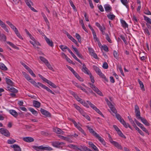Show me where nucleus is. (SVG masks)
Listing matches in <instances>:
<instances>
[{"label": "nucleus", "instance_id": "nucleus-1", "mask_svg": "<svg viewBox=\"0 0 151 151\" xmlns=\"http://www.w3.org/2000/svg\"><path fill=\"white\" fill-rule=\"evenodd\" d=\"M22 73L26 79L29 82H30L35 87L39 88L40 87H41L42 88L46 90L48 92H49L54 95L55 94L49 88L45 85L41 83L40 82H38L37 83L25 72H23Z\"/></svg>", "mask_w": 151, "mask_h": 151}, {"label": "nucleus", "instance_id": "nucleus-2", "mask_svg": "<svg viewBox=\"0 0 151 151\" xmlns=\"http://www.w3.org/2000/svg\"><path fill=\"white\" fill-rule=\"evenodd\" d=\"M90 76V78L91 79V82L93 83H88V84L89 85L91 88L93 90L95 91L97 94L99 95L103 96V94L102 92L99 90L98 88L96 87L95 85L93 84L95 82V80L94 79L93 76L92 75L91 73L88 75Z\"/></svg>", "mask_w": 151, "mask_h": 151}, {"label": "nucleus", "instance_id": "nucleus-3", "mask_svg": "<svg viewBox=\"0 0 151 151\" xmlns=\"http://www.w3.org/2000/svg\"><path fill=\"white\" fill-rule=\"evenodd\" d=\"M6 23L10 26L15 32L17 36L20 39H23L21 35L17 28L10 22L9 21H6Z\"/></svg>", "mask_w": 151, "mask_h": 151}, {"label": "nucleus", "instance_id": "nucleus-4", "mask_svg": "<svg viewBox=\"0 0 151 151\" xmlns=\"http://www.w3.org/2000/svg\"><path fill=\"white\" fill-rule=\"evenodd\" d=\"M33 148L37 151H40V150H45L47 151H51L52 150V148L49 146L47 147L41 145L39 146H34L32 147Z\"/></svg>", "mask_w": 151, "mask_h": 151}, {"label": "nucleus", "instance_id": "nucleus-5", "mask_svg": "<svg viewBox=\"0 0 151 151\" xmlns=\"http://www.w3.org/2000/svg\"><path fill=\"white\" fill-rule=\"evenodd\" d=\"M93 69L96 73L99 75L100 77L104 79L105 81L107 82H108V79L106 78L105 76L102 73L100 69L99 68L96 66H93Z\"/></svg>", "mask_w": 151, "mask_h": 151}, {"label": "nucleus", "instance_id": "nucleus-6", "mask_svg": "<svg viewBox=\"0 0 151 151\" xmlns=\"http://www.w3.org/2000/svg\"><path fill=\"white\" fill-rule=\"evenodd\" d=\"M26 5L30 8V9L35 12H37V11L32 6H33L34 4L31 0H24Z\"/></svg>", "mask_w": 151, "mask_h": 151}, {"label": "nucleus", "instance_id": "nucleus-7", "mask_svg": "<svg viewBox=\"0 0 151 151\" xmlns=\"http://www.w3.org/2000/svg\"><path fill=\"white\" fill-rule=\"evenodd\" d=\"M110 142L118 149L121 150H122V147L121 145L119 144L118 142L113 141L112 139H111L110 140Z\"/></svg>", "mask_w": 151, "mask_h": 151}, {"label": "nucleus", "instance_id": "nucleus-8", "mask_svg": "<svg viewBox=\"0 0 151 151\" xmlns=\"http://www.w3.org/2000/svg\"><path fill=\"white\" fill-rule=\"evenodd\" d=\"M118 120L125 128H127L128 127H129L132 130V128L129 124L128 123H127L122 118Z\"/></svg>", "mask_w": 151, "mask_h": 151}, {"label": "nucleus", "instance_id": "nucleus-9", "mask_svg": "<svg viewBox=\"0 0 151 151\" xmlns=\"http://www.w3.org/2000/svg\"><path fill=\"white\" fill-rule=\"evenodd\" d=\"M118 120L125 128H127L128 127H129L132 130V128L129 124L128 123H127L122 118Z\"/></svg>", "mask_w": 151, "mask_h": 151}, {"label": "nucleus", "instance_id": "nucleus-10", "mask_svg": "<svg viewBox=\"0 0 151 151\" xmlns=\"http://www.w3.org/2000/svg\"><path fill=\"white\" fill-rule=\"evenodd\" d=\"M0 132L2 134L7 137H9L10 135V133L7 129L3 128L0 129Z\"/></svg>", "mask_w": 151, "mask_h": 151}, {"label": "nucleus", "instance_id": "nucleus-11", "mask_svg": "<svg viewBox=\"0 0 151 151\" xmlns=\"http://www.w3.org/2000/svg\"><path fill=\"white\" fill-rule=\"evenodd\" d=\"M40 111L42 114L45 115L46 116L48 117H50L51 116V114L48 111L42 108H41L40 109Z\"/></svg>", "mask_w": 151, "mask_h": 151}, {"label": "nucleus", "instance_id": "nucleus-12", "mask_svg": "<svg viewBox=\"0 0 151 151\" xmlns=\"http://www.w3.org/2000/svg\"><path fill=\"white\" fill-rule=\"evenodd\" d=\"M88 50L90 54L94 58L97 59L98 58L97 55L94 52L93 49L89 47L88 48Z\"/></svg>", "mask_w": 151, "mask_h": 151}, {"label": "nucleus", "instance_id": "nucleus-13", "mask_svg": "<svg viewBox=\"0 0 151 151\" xmlns=\"http://www.w3.org/2000/svg\"><path fill=\"white\" fill-rule=\"evenodd\" d=\"M83 68L81 70L82 71L84 72L85 73H86L88 75H89L91 73L89 70L86 68V65L84 64H83Z\"/></svg>", "mask_w": 151, "mask_h": 151}, {"label": "nucleus", "instance_id": "nucleus-14", "mask_svg": "<svg viewBox=\"0 0 151 151\" xmlns=\"http://www.w3.org/2000/svg\"><path fill=\"white\" fill-rule=\"evenodd\" d=\"M0 26L7 32H9L6 25L0 19Z\"/></svg>", "mask_w": 151, "mask_h": 151}, {"label": "nucleus", "instance_id": "nucleus-15", "mask_svg": "<svg viewBox=\"0 0 151 151\" xmlns=\"http://www.w3.org/2000/svg\"><path fill=\"white\" fill-rule=\"evenodd\" d=\"M52 145L54 147H58L60 145H63L64 143L63 142H60L59 141H55L52 142Z\"/></svg>", "mask_w": 151, "mask_h": 151}, {"label": "nucleus", "instance_id": "nucleus-16", "mask_svg": "<svg viewBox=\"0 0 151 151\" xmlns=\"http://www.w3.org/2000/svg\"><path fill=\"white\" fill-rule=\"evenodd\" d=\"M89 147H91L95 151H99L98 148L91 142H88Z\"/></svg>", "mask_w": 151, "mask_h": 151}, {"label": "nucleus", "instance_id": "nucleus-17", "mask_svg": "<svg viewBox=\"0 0 151 151\" xmlns=\"http://www.w3.org/2000/svg\"><path fill=\"white\" fill-rule=\"evenodd\" d=\"M22 139L24 141L28 142H30L34 141V139L31 137H24Z\"/></svg>", "mask_w": 151, "mask_h": 151}, {"label": "nucleus", "instance_id": "nucleus-18", "mask_svg": "<svg viewBox=\"0 0 151 151\" xmlns=\"http://www.w3.org/2000/svg\"><path fill=\"white\" fill-rule=\"evenodd\" d=\"M11 147L14 149V151H22L20 146L17 144H14L11 146Z\"/></svg>", "mask_w": 151, "mask_h": 151}, {"label": "nucleus", "instance_id": "nucleus-19", "mask_svg": "<svg viewBox=\"0 0 151 151\" xmlns=\"http://www.w3.org/2000/svg\"><path fill=\"white\" fill-rule=\"evenodd\" d=\"M7 90L10 91L13 93H16L18 91L17 89L12 87V86H8L7 87Z\"/></svg>", "mask_w": 151, "mask_h": 151}, {"label": "nucleus", "instance_id": "nucleus-20", "mask_svg": "<svg viewBox=\"0 0 151 151\" xmlns=\"http://www.w3.org/2000/svg\"><path fill=\"white\" fill-rule=\"evenodd\" d=\"M44 38L47 43L51 47H53V44L52 41L48 38L46 36H45Z\"/></svg>", "mask_w": 151, "mask_h": 151}, {"label": "nucleus", "instance_id": "nucleus-21", "mask_svg": "<svg viewBox=\"0 0 151 151\" xmlns=\"http://www.w3.org/2000/svg\"><path fill=\"white\" fill-rule=\"evenodd\" d=\"M54 132H55L57 134H63L65 132L64 131L62 130L61 129L56 127L54 129Z\"/></svg>", "mask_w": 151, "mask_h": 151}, {"label": "nucleus", "instance_id": "nucleus-22", "mask_svg": "<svg viewBox=\"0 0 151 151\" xmlns=\"http://www.w3.org/2000/svg\"><path fill=\"white\" fill-rule=\"evenodd\" d=\"M105 11L107 12H110L112 10L111 6L109 4H106L104 6Z\"/></svg>", "mask_w": 151, "mask_h": 151}, {"label": "nucleus", "instance_id": "nucleus-23", "mask_svg": "<svg viewBox=\"0 0 151 151\" xmlns=\"http://www.w3.org/2000/svg\"><path fill=\"white\" fill-rule=\"evenodd\" d=\"M95 137L98 139L103 145H106V143L104 140L98 134H97Z\"/></svg>", "mask_w": 151, "mask_h": 151}, {"label": "nucleus", "instance_id": "nucleus-24", "mask_svg": "<svg viewBox=\"0 0 151 151\" xmlns=\"http://www.w3.org/2000/svg\"><path fill=\"white\" fill-rule=\"evenodd\" d=\"M87 128L89 130V131L90 133L91 134L95 137L98 134L97 133L95 132L91 128L88 126H87Z\"/></svg>", "mask_w": 151, "mask_h": 151}, {"label": "nucleus", "instance_id": "nucleus-25", "mask_svg": "<svg viewBox=\"0 0 151 151\" xmlns=\"http://www.w3.org/2000/svg\"><path fill=\"white\" fill-rule=\"evenodd\" d=\"M9 112L11 115L15 118H17L18 116V113L14 110H10L9 111Z\"/></svg>", "mask_w": 151, "mask_h": 151}, {"label": "nucleus", "instance_id": "nucleus-26", "mask_svg": "<svg viewBox=\"0 0 151 151\" xmlns=\"http://www.w3.org/2000/svg\"><path fill=\"white\" fill-rule=\"evenodd\" d=\"M33 106L36 108H39L40 106L41 103L36 100H33Z\"/></svg>", "mask_w": 151, "mask_h": 151}, {"label": "nucleus", "instance_id": "nucleus-27", "mask_svg": "<svg viewBox=\"0 0 151 151\" xmlns=\"http://www.w3.org/2000/svg\"><path fill=\"white\" fill-rule=\"evenodd\" d=\"M95 25L96 26L98 27L99 28L101 32L102 31H104V30H105L106 28L104 26L102 27L101 26L99 23L97 22H96L95 23Z\"/></svg>", "mask_w": 151, "mask_h": 151}, {"label": "nucleus", "instance_id": "nucleus-28", "mask_svg": "<svg viewBox=\"0 0 151 151\" xmlns=\"http://www.w3.org/2000/svg\"><path fill=\"white\" fill-rule=\"evenodd\" d=\"M74 84L78 88H80L84 92L86 93H87V91H86V90L83 87L81 86L80 85H78V84L76 83H74Z\"/></svg>", "mask_w": 151, "mask_h": 151}, {"label": "nucleus", "instance_id": "nucleus-29", "mask_svg": "<svg viewBox=\"0 0 151 151\" xmlns=\"http://www.w3.org/2000/svg\"><path fill=\"white\" fill-rule=\"evenodd\" d=\"M120 21L121 23L122 24V26L124 28H126L128 27V24L126 23L124 20L123 19H121Z\"/></svg>", "mask_w": 151, "mask_h": 151}, {"label": "nucleus", "instance_id": "nucleus-30", "mask_svg": "<svg viewBox=\"0 0 151 151\" xmlns=\"http://www.w3.org/2000/svg\"><path fill=\"white\" fill-rule=\"evenodd\" d=\"M138 82L139 84L141 90L142 91H145V88L142 82L139 79L138 80Z\"/></svg>", "mask_w": 151, "mask_h": 151}, {"label": "nucleus", "instance_id": "nucleus-31", "mask_svg": "<svg viewBox=\"0 0 151 151\" xmlns=\"http://www.w3.org/2000/svg\"><path fill=\"white\" fill-rule=\"evenodd\" d=\"M110 108L112 112H110L113 116H114L115 114L117 113V111L116 110L114 106H111V107H110Z\"/></svg>", "mask_w": 151, "mask_h": 151}, {"label": "nucleus", "instance_id": "nucleus-32", "mask_svg": "<svg viewBox=\"0 0 151 151\" xmlns=\"http://www.w3.org/2000/svg\"><path fill=\"white\" fill-rule=\"evenodd\" d=\"M28 109L33 115L35 116H37V112L34 109L32 108H28Z\"/></svg>", "mask_w": 151, "mask_h": 151}, {"label": "nucleus", "instance_id": "nucleus-33", "mask_svg": "<svg viewBox=\"0 0 151 151\" xmlns=\"http://www.w3.org/2000/svg\"><path fill=\"white\" fill-rule=\"evenodd\" d=\"M140 119L142 122L145 125L147 126H149L150 124L148 122L147 120L145 119L142 117H140Z\"/></svg>", "mask_w": 151, "mask_h": 151}, {"label": "nucleus", "instance_id": "nucleus-34", "mask_svg": "<svg viewBox=\"0 0 151 151\" xmlns=\"http://www.w3.org/2000/svg\"><path fill=\"white\" fill-rule=\"evenodd\" d=\"M0 69L2 70L6 71L8 70L4 64L0 63Z\"/></svg>", "mask_w": 151, "mask_h": 151}, {"label": "nucleus", "instance_id": "nucleus-35", "mask_svg": "<svg viewBox=\"0 0 151 151\" xmlns=\"http://www.w3.org/2000/svg\"><path fill=\"white\" fill-rule=\"evenodd\" d=\"M5 80L7 83L9 85H10V86H13L14 83L10 79L7 78H6Z\"/></svg>", "mask_w": 151, "mask_h": 151}, {"label": "nucleus", "instance_id": "nucleus-36", "mask_svg": "<svg viewBox=\"0 0 151 151\" xmlns=\"http://www.w3.org/2000/svg\"><path fill=\"white\" fill-rule=\"evenodd\" d=\"M122 3L127 9L129 8V6L127 4L128 3L127 0H120Z\"/></svg>", "mask_w": 151, "mask_h": 151}, {"label": "nucleus", "instance_id": "nucleus-37", "mask_svg": "<svg viewBox=\"0 0 151 151\" xmlns=\"http://www.w3.org/2000/svg\"><path fill=\"white\" fill-rule=\"evenodd\" d=\"M107 17L109 19L112 20L114 19L115 16L113 14H110L107 15Z\"/></svg>", "mask_w": 151, "mask_h": 151}, {"label": "nucleus", "instance_id": "nucleus-38", "mask_svg": "<svg viewBox=\"0 0 151 151\" xmlns=\"http://www.w3.org/2000/svg\"><path fill=\"white\" fill-rule=\"evenodd\" d=\"M80 147L82 148V149H83L85 151H93L87 147L85 145H81L80 146Z\"/></svg>", "mask_w": 151, "mask_h": 151}, {"label": "nucleus", "instance_id": "nucleus-39", "mask_svg": "<svg viewBox=\"0 0 151 151\" xmlns=\"http://www.w3.org/2000/svg\"><path fill=\"white\" fill-rule=\"evenodd\" d=\"M144 19L147 22V23L151 24V19L149 17L144 16Z\"/></svg>", "mask_w": 151, "mask_h": 151}, {"label": "nucleus", "instance_id": "nucleus-40", "mask_svg": "<svg viewBox=\"0 0 151 151\" xmlns=\"http://www.w3.org/2000/svg\"><path fill=\"white\" fill-rule=\"evenodd\" d=\"M135 129L138 131V133H139L140 135L142 136H145L144 133L140 129H139L138 127H137V126L135 127Z\"/></svg>", "mask_w": 151, "mask_h": 151}, {"label": "nucleus", "instance_id": "nucleus-41", "mask_svg": "<svg viewBox=\"0 0 151 151\" xmlns=\"http://www.w3.org/2000/svg\"><path fill=\"white\" fill-rule=\"evenodd\" d=\"M74 75L79 81L81 82H82L83 81V79L76 72L75 73V74H74Z\"/></svg>", "mask_w": 151, "mask_h": 151}, {"label": "nucleus", "instance_id": "nucleus-42", "mask_svg": "<svg viewBox=\"0 0 151 151\" xmlns=\"http://www.w3.org/2000/svg\"><path fill=\"white\" fill-rule=\"evenodd\" d=\"M7 43L13 48L16 49H18V47L12 42L9 41L7 42Z\"/></svg>", "mask_w": 151, "mask_h": 151}, {"label": "nucleus", "instance_id": "nucleus-43", "mask_svg": "<svg viewBox=\"0 0 151 151\" xmlns=\"http://www.w3.org/2000/svg\"><path fill=\"white\" fill-rule=\"evenodd\" d=\"M16 142V140L13 139H8L7 141V143L8 144H13Z\"/></svg>", "mask_w": 151, "mask_h": 151}, {"label": "nucleus", "instance_id": "nucleus-44", "mask_svg": "<svg viewBox=\"0 0 151 151\" xmlns=\"http://www.w3.org/2000/svg\"><path fill=\"white\" fill-rule=\"evenodd\" d=\"M70 120L74 124L75 126L77 128H78V127H80L79 125L78 124L77 122L73 119H70Z\"/></svg>", "mask_w": 151, "mask_h": 151}, {"label": "nucleus", "instance_id": "nucleus-45", "mask_svg": "<svg viewBox=\"0 0 151 151\" xmlns=\"http://www.w3.org/2000/svg\"><path fill=\"white\" fill-rule=\"evenodd\" d=\"M40 60L45 64L47 63L48 61L43 57L40 56Z\"/></svg>", "mask_w": 151, "mask_h": 151}, {"label": "nucleus", "instance_id": "nucleus-46", "mask_svg": "<svg viewBox=\"0 0 151 151\" xmlns=\"http://www.w3.org/2000/svg\"><path fill=\"white\" fill-rule=\"evenodd\" d=\"M117 69L119 70L122 76H124V74L122 69L121 66H118L117 67Z\"/></svg>", "mask_w": 151, "mask_h": 151}, {"label": "nucleus", "instance_id": "nucleus-47", "mask_svg": "<svg viewBox=\"0 0 151 151\" xmlns=\"http://www.w3.org/2000/svg\"><path fill=\"white\" fill-rule=\"evenodd\" d=\"M45 64L50 70H53V68L52 67L51 65L50 64L48 61Z\"/></svg>", "mask_w": 151, "mask_h": 151}, {"label": "nucleus", "instance_id": "nucleus-48", "mask_svg": "<svg viewBox=\"0 0 151 151\" xmlns=\"http://www.w3.org/2000/svg\"><path fill=\"white\" fill-rule=\"evenodd\" d=\"M0 40L3 41H5L6 40V37L4 34H2L0 35Z\"/></svg>", "mask_w": 151, "mask_h": 151}, {"label": "nucleus", "instance_id": "nucleus-49", "mask_svg": "<svg viewBox=\"0 0 151 151\" xmlns=\"http://www.w3.org/2000/svg\"><path fill=\"white\" fill-rule=\"evenodd\" d=\"M87 102L88 104L90 105V107L92 108L93 109H94L96 107L94 104H92L90 101H87Z\"/></svg>", "mask_w": 151, "mask_h": 151}, {"label": "nucleus", "instance_id": "nucleus-50", "mask_svg": "<svg viewBox=\"0 0 151 151\" xmlns=\"http://www.w3.org/2000/svg\"><path fill=\"white\" fill-rule=\"evenodd\" d=\"M60 48L63 51H65V50L67 49L68 47L65 45H61L59 46Z\"/></svg>", "mask_w": 151, "mask_h": 151}, {"label": "nucleus", "instance_id": "nucleus-51", "mask_svg": "<svg viewBox=\"0 0 151 151\" xmlns=\"http://www.w3.org/2000/svg\"><path fill=\"white\" fill-rule=\"evenodd\" d=\"M76 38L78 40L79 42H81V39L80 35L78 33H76Z\"/></svg>", "mask_w": 151, "mask_h": 151}, {"label": "nucleus", "instance_id": "nucleus-52", "mask_svg": "<svg viewBox=\"0 0 151 151\" xmlns=\"http://www.w3.org/2000/svg\"><path fill=\"white\" fill-rule=\"evenodd\" d=\"M136 116L138 119H140V117H142L140 116V112L139 111H136L135 112Z\"/></svg>", "mask_w": 151, "mask_h": 151}, {"label": "nucleus", "instance_id": "nucleus-53", "mask_svg": "<svg viewBox=\"0 0 151 151\" xmlns=\"http://www.w3.org/2000/svg\"><path fill=\"white\" fill-rule=\"evenodd\" d=\"M117 133L121 137L126 138V137L122 134V132L120 131V130L119 131H118L117 132Z\"/></svg>", "mask_w": 151, "mask_h": 151}, {"label": "nucleus", "instance_id": "nucleus-54", "mask_svg": "<svg viewBox=\"0 0 151 151\" xmlns=\"http://www.w3.org/2000/svg\"><path fill=\"white\" fill-rule=\"evenodd\" d=\"M29 42L32 44L33 45L34 47L35 48H39L38 47H36V45H35L36 41L35 40H32V41H30Z\"/></svg>", "mask_w": 151, "mask_h": 151}, {"label": "nucleus", "instance_id": "nucleus-55", "mask_svg": "<svg viewBox=\"0 0 151 151\" xmlns=\"http://www.w3.org/2000/svg\"><path fill=\"white\" fill-rule=\"evenodd\" d=\"M106 39L108 41V42H109V43H111L112 42V41H111V39H110V38L109 35L108 34H106Z\"/></svg>", "mask_w": 151, "mask_h": 151}, {"label": "nucleus", "instance_id": "nucleus-56", "mask_svg": "<svg viewBox=\"0 0 151 151\" xmlns=\"http://www.w3.org/2000/svg\"><path fill=\"white\" fill-rule=\"evenodd\" d=\"M129 120L134 128H135V127H137L136 124L134 122L132 118H129Z\"/></svg>", "mask_w": 151, "mask_h": 151}, {"label": "nucleus", "instance_id": "nucleus-57", "mask_svg": "<svg viewBox=\"0 0 151 151\" xmlns=\"http://www.w3.org/2000/svg\"><path fill=\"white\" fill-rule=\"evenodd\" d=\"M71 55L77 61L81 64H82L81 61L76 57L74 53L72 54Z\"/></svg>", "mask_w": 151, "mask_h": 151}, {"label": "nucleus", "instance_id": "nucleus-58", "mask_svg": "<svg viewBox=\"0 0 151 151\" xmlns=\"http://www.w3.org/2000/svg\"><path fill=\"white\" fill-rule=\"evenodd\" d=\"M120 37L123 41L125 44L127 45V42L125 39V38L124 35H120Z\"/></svg>", "mask_w": 151, "mask_h": 151}, {"label": "nucleus", "instance_id": "nucleus-59", "mask_svg": "<svg viewBox=\"0 0 151 151\" xmlns=\"http://www.w3.org/2000/svg\"><path fill=\"white\" fill-rule=\"evenodd\" d=\"M144 32L145 34L147 35L148 36H149L150 35V32L147 28H145L144 29Z\"/></svg>", "mask_w": 151, "mask_h": 151}, {"label": "nucleus", "instance_id": "nucleus-60", "mask_svg": "<svg viewBox=\"0 0 151 151\" xmlns=\"http://www.w3.org/2000/svg\"><path fill=\"white\" fill-rule=\"evenodd\" d=\"M28 71L29 73L33 77H36V76L35 74L34 73L32 70L31 69H29V70H28Z\"/></svg>", "mask_w": 151, "mask_h": 151}, {"label": "nucleus", "instance_id": "nucleus-61", "mask_svg": "<svg viewBox=\"0 0 151 151\" xmlns=\"http://www.w3.org/2000/svg\"><path fill=\"white\" fill-rule=\"evenodd\" d=\"M78 129L84 135H86V133L81 128L80 126L79 127H78Z\"/></svg>", "mask_w": 151, "mask_h": 151}, {"label": "nucleus", "instance_id": "nucleus-62", "mask_svg": "<svg viewBox=\"0 0 151 151\" xmlns=\"http://www.w3.org/2000/svg\"><path fill=\"white\" fill-rule=\"evenodd\" d=\"M93 39L95 41H99V39L97 38L96 32L93 33Z\"/></svg>", "mask_w": 151, "mask_h": 151}, {"label": "nucleus", "instance_id": "nucleus-63", "mask_svg": "<svg viewBox=\"0 0 151 151\" xmlns=\"http://www.w3.org/2000/svg\"><path fill=\"white\" fill-rule=\"evenodd\" d=\"M114 58L116 59H117V58H118L119 55L118 54L117 52H116V51L115 50L114 51Z\"/></svg>", "mask_w": 151, "mask_h": 151}, {"label": "nucleus", "instance_id": "nucleus-64", "mask_svg": "<svg viewBox=\"0 0 151 151\" xmlns=\"http://www.w3.org/2000/svg\"><path fill=\"white\" fill-rule=\"evenodd\" d=\"M102 67L103 68L107 69L108 68V64L106 62L104 63Z\"/></svg>", "mask_w": 151, "mask_h": 151}]
</instances>
